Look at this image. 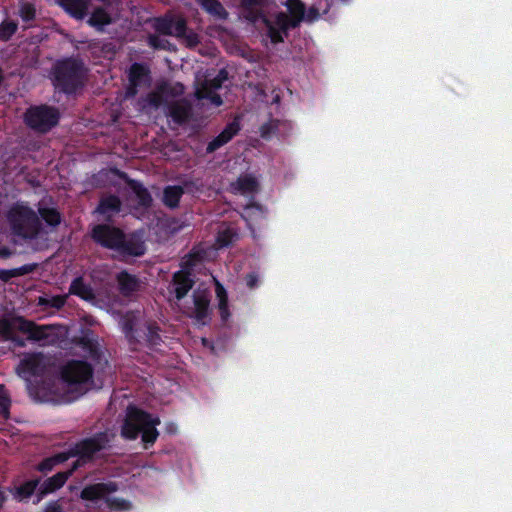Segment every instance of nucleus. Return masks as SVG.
Wrapping results in <instances>:
<instances>
[{"instance_id":"1a4fd4ad","label":"nucleus","mask_w":512,"mask_h":512,"mask_svg":"<svg viewBox=\"0 0 512 512\" xmlns=\"http://www.w3.org/2000/svg\"><path fill=\"white\" fill-rule=\"evenodd\" d=\"M93 367L84 360H71L61 370V377L69 386L80 387L92 380Z\"/></svg>"},{"instance_id":"603ef678","label":"nucleus","mask_w":512,"mask_h":512,"mask_svg":"<svg viewBox=\"0 0 512 512\" xmlns=\"http://www.w3.org/2000/svg\"><path fill=\"white\" fill-rule=\"evenodd\" d=\"M319 17H320V13L316 7L312 6L308 9L307 14H306V20L308 22L316 21L319 19Z\"/></svg>"},{"instance_id":"8fccbe9b","label":"nucleus","mask_w":512,"mask_h":512,"mask_svg":"<svg viewBox=\"0 0 512 512\" xmlns=\"http://www.w3.org/2000/svg\"><path fill=\"white\" fill-rule=\"evenodd\" d=\"M245 283L249 289H255L259 286V275L256 272H250L245 276Z\"/></svg>"},{"instance_id":"a211bd4d","label":"nucleus","mask_w":512,"mask_h":512,"mask_svg":"<svg viewBox=\"0 0 512 512\" xmlns=\"http://www.w3.org/2000/svg\"><path fill=\"white\" fill-rule=\"evenodd\" d=\"M121 207L120 198L117 195L110 194L100 199L95 212L102 215L104 220L111 221L121 211Z\"/></svg>"},{"instance_id":"4468645a","label":"nucleus","mask_w":512,"mask_h":512,"mask_svg":"<svg viewBox=\"0 0 512 512\" xmlns=\"http://www.w3.org/2000/svg\"><path fill=\"white\" fill-rule=\"evenodd\" d=\"M43 369L42 353H28L21 359L16 370L21 377H27L40 375Z\"/></svg>"},{"instance_id":"c9c22d12","label":"nucleus","mask_w":512,"mask_h":512,"mask_svg":"<svg viewBox=\"0 0 512 512\" xmlns=\"http://www.w3.org/2000/svg\"><path fill=\"white\" fill-rule=\"evenodd\" d=\"M216 295H217V298H218V309H219V313H220V316H221V319L223 321H227V319L229 318L230 316V312H229V309H228V295H227V292L225 290V288L217 282L216 284Z\"/></svg>"},{"instance_id":"7ed1b4c3","label":"nucleus","mask_w":512,"mask_h":512,"mask_svg":"<svg viewBox=\"0 0 512 512\" xmlns=\"http://www.w3.org/2000/svg\"><path fill=\"white\" fill-rule=\"evenodd\" d=\"M286 6L289 13L281 11L273 19L263 18L267 35L273 44L284 42L288 31L297 28L305 18V5L301 0H287Z\"/></svg>"},{"instance_id":"72a5a7b5","label":"nucleus","mask_w":512,"mask_h":512,"mask_svg":"<svg viewBox=\"0 0 512 512\" xmlns=\"http://www.w3.org/2000/svg\"><path fill=\"white\" fill-rule=\"evenodd\" d=\"M37 268L36 263L25 264L13 269H0V281L9 282L14 277H20L34 272Z\"/></svg>"},{"instance_id":"a18cd8bd","label":"nucleus","mask_w":512,"mask_h":512,"mask_svg":"<svg viewBox=\"0 0 512 512\" xmlns=\"http://www.w3.org/2000/svg\"><path fill=\"white\" fill-rule=\"evenodd\" d=\"M19 16L24 22H31L36 18V9L31 3H24L19 9Z\"/></svg>"},{"instance_id":"423d86ee","label":"nucleus","mask_w":512,"mask_h":512,"mask_svg":"<svg viewBox=\"0 0 512 512\" xmlns=\"http://www.w3.org/2000/svg\"><path fill=\"white\" fill-rule=\"evenodd\" d=\"M119 486L114 481L100 482L86 485L80 492V498L85 501L97 502L104 500L107 507L113 511H128L131 509V503L118 497L109 495L118 491Z\"/></svg>"},{"instance_id":"6ab92c4d","label":"nucleus","mask_w":512,"mask_h":512,"mask_svg":"<svg viewBox=\"0 0 512 512\" xmlns=\"http://www.w3.org/2000/svg\"><path fill=\"white\" fill-rule=\"evenodd\" d=\"M168 116L177 125H183L191 119L192 106L185 99L174 101L168 106Z\"/></svg>"},{"instance_id":"f257e3e1","label":"nucleus","mask_w":512,"mask_h":512,"mask_svg":"<svg viewBox=\"0 0 512 512\" xmlns=\"http://www.w3.org/2000/svg\"><path fill=\"white\" fill-rule=\"evenodd\" d=\"M90 237L98 246L113 251L120 260L141 257L146 253V245L137 232L125 231L109 223L95 224Z\"/></svg>"},{"instance_id":"6e6552de","label":"nucleus","mask_w":512,"mask_h":512,"mask_svg":"<svg viewBox=\"0 0 512 512\" xmlns=\"http://www.w3.org/2000/svg\"><path fill=\"white\" fill-rule=\"evenodd\" d=\"M61 114L57 107L47 104L29 107L24 113V122L33 131L46 134L56 127Z\"/></svg>"},{"instance_id":"49530a36","label":"nucleus","mask_w":512,"mask_h":512,"mask_svg":"<svg viewBox=\"0 0 512 512\" xmlns=\"http://www.w3.org/2000/svg\"><path fill=\"white\" fill-rule=\"evenodd\" d=\"M278 126L274 121L264 123L260 127V135L263 139H269L272 134L276 133Z\"/></svg>"},{"instance_id":"c756f323","label":"nucleus","mask_w":512,"mask_h":512,"mask_svg":"<svg viewBox=\"0 0 512 512\" xmlns=\"http://www.w3.org/2000/svg\"><path fill=\"white\" fill-rule=\"evenodd\" d=\"M184 194V189L179 185L167 186L163 191V203L165 206L174 209L179 206Z\"/></svg>"},{"instance_id":"3c124183","label":"nucleus","mask_w":512,"mask_h":512,"mask_svg":"<svg viewBox=\"0 0 512 512\" xmlns=\"http://www.w3.org/2000/svg\"><path fill=\"white\" fill-rule=\"evenodd\" d=\"M44 512H64V509L59 501H50L46 504Z\"/></svg>"},{"instance_id":"ddd939ff","label":"nucleus","mask_w":512,"mask_h":512,"mask_svg":"<svg viewBox=\"0 0 512 512\" xmlns=\"http://www.w3.org/2000/svg\"><path fill=\"white\" fill-rule=\"evenodd\" d=\"M75 471L76 470H72L71 467L67 471L58 472L44 480L37 490V502L43 499L46 495L62 488Z\"/></svg>"},{"instance_id":"f3484780","label":"nucleus","mask_w":512,"mask_h":512,"mask_svg":"<svg viewBox=\"0 0 512 512\" xmlns=\"http://www.w3.org/2000/svg\"><path fill=\"white\" fill-rule=\"evenodd\" d=\"M18 331L28 335V339L32 341L45 340L48 337L49 326L37 325L33 321L18 316Z\"/></svg>"},{"instance_id":"b1692460","label":"nucleus","mask_w":512,"mask_h":512,"mask_svg":"<svg viewBox=\"0 0 512 512\" xmlns=\"http://www.w3.org/2000/svg\"><path fill=\"white\" fill-rule=\"evenodd\" d=\"M143 429H141V437L144 443L145 448H148L150 445H153L158 436L159 432L156 429V426L160 424V419L158 417H153L150 413H148V418L144 421Z\"/></svg>"},{"instance_id":"f8f14e48","label":"nucleus","mask_w":512,"mask_h":512,"mask_svg":"<svg viewBox=\"0 0 512 512\" xmlns=\"http://www.w3.org/2000/svg\"><path fill=\"white\" fill-rule=\"evenodd\" d=\"M194 310L191 314L198 323L206 324L210 319V292L208 290L197 289L193 292Z\"/></svg>"},{"instance_id":"37998d69","label":"nucleus","mask_w":512,"mask_h":512,"mask_svg":"<svg viewBox=\"0 0 512 512\" xmlns=\"http://www.w3.org/2000/svg\"><path fill=\"white\" fill-rule=\"evenodd\" d=\"M67 295H55L50 298H39V304L55 308L57 310L62 309L67 301Z\"/></svg>"},{"instance_id":"cd10ccee","label":"nucleus","mask_w":512,"mask_h":512,"mask_svg":"<svg viewBox=\"0 0 512 512\" xmlns=\"http://www.w3.org/2000/svg\"><path fill=\"white\" fill-rule=\"evenodd\" d=\"M68 455L66 451L56 453L50 457L44 458L41 462L36 465V470L41 473H48L54 469L55 466L68 461Z\"/></svg>"},{"instance_id":"4d7b16f0","label":"nucleus","mask_w":512,"mask_h":512,"mask_svg":"<svg viewBox=\"0 0 512 512\" xmlns=\"http://www.w3.org/2000/svg\"><path fill=\"white\" fill-rule=\"evenodd\" d=\"M175 431H176V427L174 426V424H169L167 426V432L168 433H175Z\"/></svg>"},{"instance_id":"864d4df0","label":"nucleus","mask_w":512,"mask_h":512,"mask_svg":"<svg viewBox=\"0 0 512 512\" xmlns=\"http://www.w3.org/2000/svg\"><path fill=\"white\" fill-rule=\"evenodd\" d=\"M204 97H207L208 100L211 101L215 106H221L223 104V100L219 94L216 92H213L211 95H204Z\"/></svg>"},{"instance_id":"09e8293b","label":"nucleus","mask_w":512,"mask_h":512,"mask_svg":"<svg viewBox=\"0 0 512 512\" xmlns=\"http://www.w3.org/2000/svg\"><path fill=\"white\" fill-rule=\"evenodd\" d=\"M80 344L84 348L88 349L92 354L96 353L98 350L96 340L90 338L88 335L82 336L80 338Z\"/></svg>"},{"instance_id":"0eeeda50","label":"nucleus","mask_w":512,"mask_h":512,"mask_svg":"<svg viewBox=\"0 0 512 512\" xmlns=\"http://www.w3.org/2000/svg\"><path fill=\"white\" fill-rule=\"evenodd\" d=\"M108 443L109 438L106 432L95 433L93 436L75 443L73 447L66 451L69 459L77 457V460L72 463V470H77L92 461L95 454L105 449Z\"/></svg>"},{"instance_id":"f03ea898","label":"nucleus","mask_w":512,"mask_h":512,"mask_svg":"<svg viewBox=\"0 0 512 512\" xmlns=\"http://www.w3.org/2000/svg\"><path fill=\"white\" fill-rule=\"evenodd\" d=\"M88 69L82 59L66 57L57 60L51 69V79L55 89L66 95L75 94L85 85Z\"/></svg>"},{"instance_id":"6e6d98bb","label":"nucleus","mask_w":512,"mask_h":512,"mask_svg":"<svg viewBox=\"0 0 512 512\" xmlns=\"http://www.w3.org/2000/svg\"><path fill=\"white\" fill-rule=\"evenodd\" d=\"M11 255H12V251L8 247H6V246L0 247V258L7 259V258L11 257Z\"/></svg>"},{"instance_id":"bb28decb","label":"nucleus","mask_w":512,"mask_h":512,"mask_svg":"<svg viewBox=\"0 0 512 512\" xmlns=\"http://www.w3.org/2000/svg\"><path fill=\"white\" fill-rule=\"evenodd\" d=\"M60 5L73 18L82 20L87 14L88 4L86 0H60Z\"/></svg>"},{"instance_id":"dca6fc26","label":"nucleus","mask_w":512,"mask_h":512,"mask_svg":"<svg viewBox=\"0 0 512 512\" xmlns=\"http://www.w3.org/2000/svg\"><path fill=\"white\" fill-rule=\"evenodd\" d=\"M119 177L125 181L129 189L134 193L137 203L142 208H149L153 199L148 189L138 180L131 179L125 172H119Z\"/></svg>"},{"instance_id":"de8ad7c7","label":"nucleus","mask_w":512,"mask_h":512,"mask_svg":"<svg viewBox=\"0 0 512 512\" xmlns=\"http://www.w3.org/2000/svg\"><path fill=\"white\" fill-rule=\"evenodd\" d=\"M214 89L210 88L206 80H204L201 84V86L196 90L195 97L198 100L207 99V97H204V95H211L213 94Z\"/></svg>"},{"instance_id":"13d9d810","label":"nucleus","mask_w":512,"mask_h":512,"mask_svg":"<svg viewBox=\"0 0 512 512\" xmlns=\"http://www.w3.org/2000/svg\"><path fill=\"white\" fill-rule=\"evenodd\" d=\"M28 389H29V393L32 394V387L30 384L28 385Z\"/></svg>"},{"instance_id":"39448f33","label":"nucleus","mask_w":512,"mask_h":512,"mask_svg":"<svg viewBox=\"0 0 512 512\" xmlns=\"http://www.w3.org/2000/svg\"><path fill=\"white\" fill-rule=\"evenodd\" d=\"M8 220L13 234L25 240L36 239L42 231L37 212L24 203H16L10 208Z\"/></svg>"},{"instance_id":"f704fd0d","label":"nucleus","mask_w":512,"mask_h":512,"mask_svg":"<svg viewBox=\"0 0 512 512\" xmlns=\"http://www.w3.org/2000/svg\"><path fill=\"white\" fill-rule=\"evenodd\" d=\"M205 257V252L202 249L192 248L181 261V269L191 272L198 264H200Z\"/></svg>"},{"instance_id":"20e7f679","label":"nucleus","mask_w":512,"mask_h":512,"mask_svg":"<svg viewBox=\"0 0 512 512\" xmlns=\"http://www.w3.org/2000/svg\"><path fill=\"white\" fill-rule=\"evenodd\" d=\"M152 28L159 35L173 36L189 49L200 44V36L188 28L187 20L180 15L166 13L151 20Z\"/></svg>"},{"instance_id":"bf43d9fd","label":"nucleus","mask_w":512,"mask_h":512,"mask_svg":"<svg viewBox=\"0 0 512 512\" xmlns=\"http://www.w3.org/2000/svg\"><path fill=\"white\" fill-rule=\"evenodd\" d=\"M179 88H180V92H182L183 90V85L182 84H178Z\"/></svg>"},{"instance_id":"393cba45","label":"nucleus","mask_w":512,"mask_h":512,"mask_svg":"<svg viewBox=\"0 0 512 512\" xmlns=\"http://www.w3.org/2000/svg\"><path fill=\"white\" fill-rule=\"evenodd\" d=\"M117 283L119 292L125 297L131 296L139 289L138 278L127 271H121L117 275Z\"/></svg>"},{"instance_id":"4c0bfd02","label":"nucleus","mask_w":512,"mask_h":512,"mask_svg":"<svg viewBox=\"0 0 512 512\" xmlns=\"http://www.w3.org/2000/svg\"><path fill=\"white\" fill-rule=\"evenodd\" d=\"M241 5L244 10L248 11L247 18L256 21L260 17L263 19L265 16L260 11H254V8L263 7L265 0H241Z\"/></svg>"},{"instance_id":"79ce46f5","label":"nucleus","mask_w":512,"mask_h":512,"mask_svg":"<svg viewBox=\"0 0 512 512\" xmlns=\"http://www.w3.org/2000/svg\"><path fill=\"white\" fill-rule=\"evenodd\" d=\"M18 24L12 20H4L0 24V39L2 41H8L16 33Z\"/></svg>"},{"instance_id":"473e14b6","label":"nucleus","mask_w":512,"mask_h":512,"mask_svg":"<svg viewBox=\"0 0 512 512\" xmlns=\"http://www.w3.org/2000/svg\"><path fill=\"white\" fill-rule=\"evenodd\" d=\"M128 80L133 84L134 82L139 84H142L143 82H149L150 69L143 63H133L129 69Z\"/></svg>"},{"instance_id":"2f4dec72","label":"nucleus","mask_w":512,"mask_h":512,"mask_svg":"<svg viewBox=\"0 0 512 512\" xmlns=\"http://www.w3.org/2000/svg\"><path fill=\"white\" fill-rule=\"evenodd\" d=\"M37 214L40 220H43L50 227H57L62 221V215L60 211L55 207H45L39 205Z\"/></svg>"},{"instance_id":"5701e85b","label":"nucleus","mask_w":512,"mask_h":512,"mask_svg":"<svg viewBox=\"0 0 512 512\" xmlns=\"http://www.w3.org/2000/svg\"><path fill=\"white\" fill-rule=\"evenodd\" d=\"M122 332L124 333L129 344H134V340L138 335V324L137 317L134 311H127L119 321Z\"/></svg>"},{"instance_id":"a878e982","label":"nucleus","mask_w":512,"mask_h":512,"mask_svg":"<svg viewBox=\"0 0 512 512\" xmlns=\"http://www.w3.org/2000/svg\"><path fill=\"white\" fill-rule=\"evenodd\" d=\"M69 294L78 296L85 301H93L95 299V293L92 287L85 283L82 277H76L72 280L69 287Z\"/></svg>"},{"instance_id":"aec40b11","label":"nucleus","mask_w":512,"mask_h":512,"mask_svg":"<svg viewBox=\"0 0 512 512\" xmlns=\"http://www.w3.org/2000/svg\"><path fill=\"white\" fill-rule=\"evenodd\" d=\"M172 284L176 299L178 301L182 300L194 286L191 272L182 269L175 272L172 277Z\"/></svg>"},{"instance_id":"9d476101","label":"nucleus","mask_w":512,"mask_h":512,"mask_svg":"<svg viewBox=\"0 0 512 512\" xmlns=\"http://www.w3.org/2000/svg\"><path fill=\"white\" fill-rule=\"evenodd\" d=\"M147 418L148 412L135 407L130 408L128 410L127 418L122 425V437L128 440L137 439L141 433V429H143V423Z\"/></svg>"},{"instance_id":"9b49d317","label":"nucleus","mask_w":512,"mask_h":512,"mask_svg":"<svg viewBox=\"0 0 512 512\" xmlns=\"http://www.w3.org/2000/svg\"><path fill=\"white\" fill-rule=\"evenodd\" d=\"M161 329L156 322H144L138 327V335L133 345H143L150 349L156 348L162 342Z\"/></svg>"},{"instance_id":"58836bf2","label":"nucleus","mask_w":512,"mask_h":512,"mask_svg":"<svg viewBox=\"0 0 512 512\" xmlns=\"http://www.w3.org/2000/svg\"><path fill=\"white\" fill-rule=\"evenodd\" d=\"M237 238L238 234L235 231V229L231 227H226L218 231L216 242L220 247H228Z\"/></svg>"},{"instance_id":"ea45409f","label":"nucleus","mask_w":512,"mask_h":512,"mask_svg":"<svg viewBox=\"0 0 512 512\" xmlns=\"http://www.w3.org/2000/svg\"><path fill=\"white\" fill-rule=\"evenodd\" d=\"M147 43L148 46L154 50L172 51L174 49V45H172L168 40L160 38L159 34H150L147 37Z\"/></svg>"},{"instance_id":"a19ab883","label":"nucleus","mask_w":512,"mask_h":512,"mask_svg":"<svg viewBox=\"0 0 512 512\" xmlns=\"http://www.w3.org/2000/svg\"><path fill=\"white\" fill-rule=\"evenodd\" d=\"M11 398L4 385H0V416L4 419L10 417Z\"/></svg>"},{"instance_id":"5fc2aeb1","label":"nucleus","mask_w":512,"mask_h":512,"mask_svg":"<svg viewBox=\"0 0 512 512\" xmlns=\"http://www.w3.org/2000/svg\"><path fill=\"white\" fill-rule=\"evenodd\" d=\"M140 85L141 84L134 82V86H133V83L129 82V85H128V88H127V95L128 96H135L137 94V92H138V87Z\"/></svg>"},{"instance_id":"4be33fe9","label":"nucleus","mask_w":512,"mask_h":512,"mask_svg":"<svg viewBox=\"0 0 512 512\" xmlns=\"http://www.w3.org/2000/svg\"><path fill=\"white\" fill-rule=\"evenodd\" d=\"M41 478L37 477L34 479L27 480L22 484L15 486L10 490L13 499L18 502H28L31 496L38 490V486L40 485Z\"/></svg>"},{"instance_id":"412c9836","label":"nucleus","mask_w":512,"mask_h":512,"mask_svg":"<svg viewBox=\"0 0 512 512\" xmlns=\"http://www.w3.org/2000/svg\"><path fill=\"white\" fill-rule=\"evenodd\" d=\"M17 317L13 319L2 318L0 319V337L4 340L11 341L17 347H25L26 341L24 338L16 335L18 331Z\"/></svg>"},{"instance_id":"c85d7f7f","label":"nucleus","mask_w":512,"mask_h":512,"mask_svg":"<svg viewBox=\"0 0 512 512\" xmlns=\"http://www.w3.org/2000/svg\"><path fill=\"white\" fill-rule=\"evenodd\" d=\"M112 18L110 14L102 7H97L91 13L88 19V24L94 27L97 31H103L104 27L111 24Z\"/></svg>"},{"instance_id":"e433bc0d","label":"nucleus","mask_w":512,"mask_h":512,"mask_svg":"<svg viewBox=\"0 0 512 512\" xmlns=\"http://www.w3.org/2000/svg\"><path fill=\"white\" fill-rule=\"evenodd\" d=\"M236 188L242 194L253 193L257 191L258 182L250 175L240 176L236 181Z\"/></svg>"},{"instance_id":"c03bdc74","label":"nucleus","mask_w":512,"mask_h":512,"mask_svg":"<svg viewBox=\"0 0 512 512\" xmlns=\"http://www.w3.org/2000/svg\"><path fill=\"white\" fill-rule=\"evenodd\" d=\"M209 87L214 91L220 89L225 81L228 80V72L226 69H220L217 75L212 79H205Z\"/></svg>"},{"instance_id":"2eb2a0df","label":"nucleus","mask_w":512,"mask_h":512,"mask_svg":"<svg viewBox=\"0 0 512 512\" xmlns=\"http://www.w3.org/2000/svg\"><path fill=\"white\" fill-rule=\"evenodd\" d=\"M241 130V125L238 119H234L228 123L225 128L213 138L206 147L207 153H213L228 142H230L234 136H236Z\"/></svg>"},{"instance_id":"7c9ffc66","label":"nucleus","mask_w":512,"mask_h":512,"mask_svg":"<svg viewBox=\"0 0 512 512\" xmlns=\"http://www.w3.org/2000/svg\"><path fill=\"white\" fill-rule=\"evenodd\" d=\"M196 2L208 14L221 20L227 19L228 12L219 0H196Z\"/></svg>"}]
</instances>
